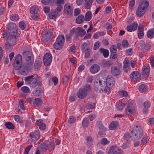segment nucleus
I'll return each instance as SVG.
<instances>
[{"label": "nucleus", "instance_id": "nucleus-38", "mask_svg": "<svg viewBox=\"0 0 154 154\" xmlns=\"http://www.w3.org/2000/svg\"><path fill=\"white\" fill-rule=\"evenodd\" d=\"M63 45L61 44L56 41L54 44V48L57 50L61 49L63 46Z\"/></svg>", "mask_w": 154, "mask_h": 154}, {"label": "nucleus", "instance_id": "nucleus-54", "mask_svg": "<svg viewBox=\"0 0 154 154\" xmlns=\"http://www.w3.org/2000/svg\"><path fill=\"white\" fill-rule=\"evenodd\" d=\"M90 49L89 48H87L85 50V56L86 58H88L89 57L90 55Z\"/></svg>", "mask_w": 154, "mask_h": 154}, {"label": "nucleus", "instance_id": "nucleus-1", "mask_svg": "<svg viewBox=\"0 0 154 154\" xmlns=\"http://www.w3.org/2000/svg\"><path fill=\"white\" fill-rule=\"evenodd\" d=\"M105 79L101 78L96 79L94 83L95 89L100 92L109 93V87H106Z\"/></svg>", "mask_w": 154, "mask_h": 154}, {"label": "nucleus", "instance_id": "nucleus-64", "mask_svg": "<svg viewBox=\"0 0 154 154\" xmlns=\"http://www.w3.org/2000/svg\"><path fill=\"white\" fill-rule=\"evenodd\" d=\"M31 17L35 20H37L39 18V16L37 13L33 14Z\"/></svg>", "mask_w": 154, "mask_h": 154}, {"label": "nucleus", "instance_id": "nucleus-57", "mask_svg": "<svg viewBox=\"0 0 154 154\" xmlns=\"http://www.w3.org/2000/svg\"><path fill=\"white\" fill-rule=\"evenodd\" d=\"M154 35V32L152 31H149L147 33V36L148 38H152Z\"/></svg>", "mask_w": 154, "mask_h": 154}, {"label": "nucleus", "instance_id": "nucleus-36", "mask_svg": "<svg viewBox=\"0 0 154 154\" xmlns=\"http://www.w3.org/2000/svg\"><path fill=\"white\" fill-rule=\"evenodd\" d=\"M84 20V16L83 15H80L76 18V22L78 24H80L82 23Z\"/></svg>", "mask_w": 154, "mask_h": 154}, {"label": "nucleus", "instance_id": "nucleus-2", "mask_svg": "<svg viewBox=\"0 0 154 154\" xmlns=\"http://www.w3.org/2000/svg\"><path fill=\"white\" fill-rule=\"evenodd\" d=\"M143 130L140 126H136L131 131V137L134 140L140 139L142 136Z\"/></svg>", "mask_w": 154, "mask_h": 154}, {"label": "nucleus", "instance_id": "nucleus-35", "mask_svg": "<svg viewBox=\"0 0 154 154\" xmlns=\"http://www.w3.org/2000/svg\"><path fill=\"white\" fill-rule=\"evenodd\" d=\"M42 89L40 88H36L33 91V95L36 96H38L42 93Z\"/></svg>", "mask_w": 154, "mask_h": 154}, {"label": "nucleus", "instance_id": "nucleus-9", "mask_svg": "<svg viewBox=\"0 0 154 154\" xmlns=\"http://www.w3.org/2000/svg\"><path fill=\"white\" fill-rule=\"evenodd\" d=\"M12 38L9 36L8 37V38L6 39L7 43L5 44V47L7 51H11L12 48V47L15 44L16 39H15L14 41L13 42L12 41V39H13Z\"/></svg>", "mask_w": 154, "mask_h": 154}, {"label": "nucleus", "instance_id": "nucleus-47", "mask_svg": "<svg viewBox=\"0 0 154 154\" xmlns=\"http://www.w3.org/2000/svg\"><path fill=\"white\" fill-rule=\"evenodd\" d=\"M131 135H130L128 133H126L124 134L123 137L124 139L125 140V141H130V139L131 138Z\"/></svg>", "mask_w": 154, "mask_h": 154}, {"label": "nucleus", "instance_id": "nucleus-46", "mask_svg": "<svg viewBox=\"0 0 154 154\" xmlns=\"http://www.w3.org/2000/svg\"><path fill=\"white\" fill-rule=\"evenodd\" d=\"M86 140L87 144H92L93 143V140L91 136H88L86 138Z\"/></svg>", "mask_w": 154, "mask_h": 154}, {"label": "nucleus", "instance_id": "nucleus-42", "mask_svg": "<svg viewBox=\"0 0 154 154\" xmlns=\"http://www.w3.org/2000/svg\"><path fill=\"white\" fill-rule=\"evenodd\" d=\"M70 76L64 75L63 77V82L64 85H66L68 83Z\"/></svg>", "mask_w": 154, "mask_h": 154}, {"label": "nucleus", "instance_id": "nucleus-19", "mask_svg": "<svg viewBox=\"0 0 154 154\" xmlns=\"http://www.w3.org/2000/svg\"><path fill=\"white\" fill-rule=\"evenodd\" d=\"M120 152L119 149L116 146H113L109 150V154H119Z\"/></svg>", "mask_w": 154, "mask_h": 154}, {"label": "nucleus", "instance_id": "nucleus-5", "mask_svg": "<svg viewBox=\"0 0 154 154\" xmlns=\"http://www.w3.org/2000/svg\"><path fill=\"white\" fill-rule=\"evenodd\" d=\"M34 61L33 58L29 59V60H26L25 64L23 66L22 68H24V69H23L22 71L20 72L21 73L23 74L26 71H28L31 70L32 68Z\"/></svg>", "mask_w": 154, "mask_h": 154}, {"label": "nucleus", "instance_id": "nucleus-41", "mask_svg": "<svg viewBox=\"0 0 154 154\" xmlns=\"http://www.w3.org/2000/svg\"><path fill=\"white\" fill-rule=\"evenodd\" d=\"M33 103L36 106L38 107L42 104V101L40 99L37 98L35 99Z\"/></svg>", "mask_w": 154, "mask_h": 154}, {"label": "nucleus", "instance_id": "nucleus-30", "mask_svg": "<svg viewBox=\"0 0 154 154\" xmlns=\"http://www.w3.org/2000/svg\"><path fill=\"white\" fill-rule=\"evenodd\" d=\"M100 52L105 57H108L109 55V51L106 49L101 48L99 49Z\"/></svg>", "mask_w": 154, "mask_h": 154}, {"label": "nucleus", "instance_id": "nucleus-6", "mask_svg": "<svg viewBox=\"0 0 154 154\" xmlns=\"http://www.w3.org/2000/svg\"><path fill=\"white\" fill-rule=\"evenodd\" d=\"M40 134L38 130H36L31 132L29 134V140L31 142L35 143L40 137Z\"/></svg>", "mask_w": 154, "mask_h": 154}, {"label": "nucleus", "instance_id": "nucleus-39", "mask_svg": "<svg viewBox=\"0 0 154 154\" xmlns=\"http://www.w3.org/2000/svg\"><path fill=\"white\" fill-rule=\"evenodd\" d=\"M38 7L35 5L33 6L30 9V11L32 14L37 13L38 11Z\"/></svg>", "mask_w": 154, "mask_h": 154}, {"label": "nucleus", "instance_id": "nucleus-51", "mask_svg": "<svg viewBox=\"0 0 154 154\" xmlns=\"http://www.w3.org/2000/svg\"><path fill=\"white\" fill-rule=\"evenodd\" d=\"M19 18V17L17 14H12L10 16V19L12 21H17Z\"/></svg>", "mask_w": 154, "mask_h": 154}, {"label": "nucleus", "instance_id": "nucleus-4", "mask_svg": "<svg viewBox=\"0 0 154 154\" xmlns=\"http://www.w3.org/2000/svg\"><path fill=\"white\" fill-rule=\"evenodd\" d=\"M148 5L149 2L147 1L142 2L137 10L136 12L137 16L139 17L143 16L145 13Z\"/></svg>", "mask_w": 154, "mask_h": 154}, {"label": "nucleus", "instance_id": "nucleus-20", "mask_svg": "<svg viewBox=\"0 0 154 154\" xmlns=\"http://www.w3.org/2000/svg\"><path fill=\"white\" fill-rule=\"evenodd\" d=\"M144 29L143 25L141 24H140L138 27V37L140 39L144 35Z\"/></svg>", "mask_w": 154, "mask_h": 154}, {"label": "nucleus", "instance_id": "nucleus-11", "mask_svg": "<svg viewBox=\"0 0 154 154\" xmlns=\"http://www.w3.org/2000/svg\"><path fill=\"white\" fill-rule=\"evenodd\" d=\"M130 78L131 80L137 82L140 79V74L138 72L134 71L131 73Z\"/></svg>", "mask_w": 154, "mask_h": 154}, {"label": "nucleus", "instance_id": "nucleus-40", "mask_svg": "<svg viewBox=\"0 0 154 154\" xmlns=\"http://www.w3.org/2000/svg\"><path fill=\"white\" fill-rule=\"evenodd\" d=\"M89 121L88 118H85L83 121L82 122V126L83 127H86L88 126L89 124Z\"/></svg>", "mask_w": 154, "mask_h": 154}, {"label": "nucleus", "instance_id": "nucleus-55", "mask_svg": "<svg viewBox=\"0 0 154 154\" xmlns=\"http://www.w3.org/2000/svg\"><path fill=\"white\" fill-rule=\"evenodd\" d=\"M19 26L21 29L22 30H23L25 28L26 24L23 22L21 21L19 23Z\"/></svg>", "mask_w": 154, "mask_h": 154}, {"label": "nucleus", "instance_id": "nucleus-34", "mask_svg": "<svg viewBox=\"0 0 154 154\" xmlns=\"http://www.w3.org/2000/svg\"><path fill=\"white\" fill-rule=\"evenodd\" d=\"M56 41L63 45L65 41L64 36L63 35L59 36L57 38Z\"/></svg>", "mask_w": 154, "mask_h": 154}, {"label": "nucleus", "instance_id": "nucleus-27", "mask_svg": "<svg viewBox=\"0 0 154 154\" xmlns=\"http://www.w3.org/2000/svg\"><path fill=\"white\" fill-rule=\"evenodd\" d=\"M112 62L103 59L102 61L101 65L104 67H109L112 65Z\"/></svg>", "mask_w": 154, "mask_h": 154}, {"label": "nucleus", "instance_id": "nucleus-44", "mask_svg": "<svg viewBox=\"0 0 154 154\" xmlns=\"http://www.w3.org/2000/svg\"><path fill=\"white\" fill-rule=\"evenodd\" d=\"M123 105V103H122L121 102H119L117 103L116 106L117 109L119 110H122L124 107Z\"/></svg>", "mask_w": 154, "mask_h": 154}, {"label": "nucleus", "instance_id": "nucleus-45", "mask_svg": "<svg viewBox=\"0 0 154 154\" xmlns=\"http://www.w3.org/2000/svg\"><path fill=\"white\" fill-rule=\"evenodd\" d=\"M76 121V119L75 116H70L68 120V122L70 124H72L74 123Z\"/></svg>", "mask_w": 154, "mask_h": 154}, {"label": "nucleus", "instance_id": "nucleus-15", "mask_svg": "<svg viewBox=\"0 0 154 154\" xmlns=\"http://www.w3.org/2000/svg\"><path fill=\"white\" fill-rule=\"evenodd\" d=\"M111 72L114 76H117L120 74L121 71L119 67L114 66L111 68Z\"/></svg>", "mask_w": 154, "mask_h": 154}, {"label": "nucleus", "instance_id": "nucleus-52", "mask_svg": "<svg viewBox=\"0 0 154 154\" xmlns=\"http://www.w3.org/2000/svg\"><path fill=\"white\" fill-rule=\"evenodd\" d=\"M24 101L22 99L20 100L19 102L20 107V108L23 110H25V108L24 105Z\"/></svg>", "mask_w": 154, "mask_h": 154}, {"label": "nucleus", "instance_id": "nucleus-8", "mask_svg": "<svg viewBox=\"0 0 154 154\" xmlns=\"http://www.w3.org/2000/svg\"><path fill=\"white\" fill-rule=\"evenodd\" d=\"M34 76L31 75L26 77L25 80L26 82H28L29 85L33 88L35 87L37 85V79L33 78Z\"/></svg>", "mask_w": 154, "mask_h": 154}, {"label": "nucleus", "instance_id": "nucleus-56", "mask_svg": "<svg viewBox=\"0 0 154 154\" xmlns=\"http://www.w3.org/2000/svg\"><path fill=\"white\" fill-rule=\"evenodd\" d=\"M109 142L108 141L107 139L106 138H102L101 141V144L103 145L108 144Z\"/></svg>", "mask_w": 154, "mask_h": 154}, {"label": "nucleus", "instance_id": "nucleus-28", "mask_svg": "<svg viewBox=\"0 0 154 154\" xmlns=\"http://www.w3.org/2000/svg\"><path fill=\"white\" fill-rule=\"evenodd\" d=\"M76 32L77 35L81 36L84 35L86 34L85 31L82 28L80 27L76 29Z\"/></svg>", "mask_w": 154, "mask_h": 154}, {"label": "nucleus", "instance_id": "nucleus-60", "mask_svg": "<svg viewBox=\"0 0 154 154\" xmlns=\"http://www.w3.org/2000/svg\"><path fill=\"white\" fill-rule=\"evenodd\" d=\"M95 104L94 103H88L87 107L88 109H92L95 107Z\"/></svg>", "mask_w": 154, "mask_h": 154}, {"label": "nucleus", "instance_id": "nucleus-37", "mask_svg": "<svg viewBox=\"0 0 154 154\" xmlns=\"http://www.w3.org/2000/svg\"><path fill=\"white\" fill-rule=\"evenodd\" d=\"M48 147L47 144L45 143H42L40 145L39 149L42 151H45L47 149Z\"/></svg>", "mask_w": 154, "mask_h": 154}, {"label": "nucleus", "instance_id": "nucleus-59", "mask_svg": "<svg viewBox=\"0 0 154 154\" xmlns=\"http://www.w3.org/2000/svg\"><path fill=\"white\" fill-rule=\"evenodd\" d=\"M100 43L99 42H96L94 44L93 49L94 50H96L98 49L100 46Z\"/></svg>", "mask_w": 154, "mask_h": 154}, {"label": "nucleus", "instance_id": "nucleus-23", "mask_svg": "<svg viewBox=\"0 0 154 154\" xmlns=\"http://www.w3.org/2000/svg\"><path fill=\"white\" fill-rule=\"evenodd\" d=\"M123 68L125 72H127L130 69V63L129 60L125 59L123 61Z\"/></svg>", "mask_w": 154, "mask_h": 154}, {"label": "nucleus", "instance_id": "nucleus-53", "mask_svg": "<svg viewBox=\"0 0 154 154\" xmlns=\"http://www.w3.org/2000/svg\"><path fill=\"white\" fill-rule=\"evenodd\" d=\"M111 53L116 52L117 49L116 48V46L115 45H112L110 49Z\"/></svg>", "mask_w": 154, "mask_h": 154}, {"label": "nucleus", "instance_id": "nucleus-7", "mask_svg": "<svg viewBox=\"0 0 154 154\" xmlns=\"http://www.w3.org/2000/svg\"><path fill=\"white\" fill-rule=\"evenodd\" d=\"M22 62V56L20 54H18L16 57L14 62V68L16 70L20 69L21 67Z\"/></svg>", "mask_w": 154, "mask_h": 154}, {"label": "nucleus", "instance_id": "nucleus-33", "mask_svg": "<svg viewBox=\"0 0 154 154\" xmlns=\"http://www.w3.org/2000/svg\"><path fill=\"white\" fill-rule=\"evenodd\" d=\"M118 125V122L116 121H113L110 124L109 128L110 130H114L117 127Z\"/></svg>", "mask_w": 154, "mask_h": 154}, {"label": "nucleus", "instance_id": "nucleus-18", "mask_svg": "<svg viewBox=\"0 0 154 154\" xmlns=\"http://www.w3.org/2000/svg\"><path fill=\"white\" fill-rule=\"evenodd\" d=\"M87 95V93L85 91L84 89H80L78 91L77 95L78 97L81 99H82L85 98Z\"/></svg>", "mask_w": 154, "mask_h": 154}, {"label": "nucleus", "instance_id": "nucleus-13", "mask_svg": "<svg viewBox=\"0 0 154 154\" xmlns=\"http://www.w3.org/2000/svg\"><path fill=\"white\" fill-rule=\"evenodd\" d=\"M73 8L72 5L69 3L66 4L64 7V11L66 14L70 15L73 12Z\"/></svg>", "mask_w": 154, "mask_h": 154}, {"label": "nucleus", "instance_id": "nucleus-12", "mask_svg": "<svg viewBox=\"0 0 154 154\" xmlns=\"http://www.w3.org/2000/svg\"><path fill=\"white\" fill-rule=\"evenodd\" d=\"M135 109L131 103H128L125 108V112L128 115L133 114L135 112Z\"/></svg>", "mask_w": 154, "mask_h": 154}, {"label": "nucleus", "instance_id": "nucleus-24", "mask_svg": "<svg viewBox=\"0 0 154 154\" xmlns=\"http://www.w3.org/2000/svg\"><path fill=\"white\" fill-rule=\"evenodd\" d=\"M137 23L134 22L132 23V25L128 26L127 27V29L128 32H131L132 31L136 30L137 29Z\"/></svg>", "mask_w": 154, "mask_h": 154}, {"label": "nucleus", "instance_id": "nucleus-58", "mask_svg": "<svg viewBox=\"0 0 154 154\" xmlns=\"http://www.w3.org/2000/svg\"><path fill=\"white\" fill-rule=\"evenodd\" d=\"M125 142L123 144L122 147L123 149L126 148L130 144V141H125Z\"/></svg>", "mask_w": 154, "mask_h": 154}, {"label": "nucleus", "instance_id": "nucleus-63", "mask_svg": "<svg viewBox=\"0 0 154 154\" xmlns=\"http://www.w3.org/2000/svg\"><path fill=\"white\" fill-rule=\"evenodd\" d=\"M32 146V145H29L28 146L25 150L24 154H28L30 148Z\"/></svg>", "mask_w": 154, "mask_h": 154}, {"label": "nucleus", "instance_id": "nucleus-62", "mask_svg": "<svg viewBox=\"0 0 154 154\" xmlns=\"http://www.w3.org/2000/svg\"><path fill=\"white\" fill-rule=\"evenodd\" d=\"M105 26L108 32L111 31L112 29V25L111 24H106Z\"/></svg>", "mask_w": 154, "mask_h": 154}, {"label": "nucleus", "instance_id": "nucleus-14", "mask_svg": "<svg viewBox=\"0 0 154 154\" xmlns=\"http://www.w3.org/2000/svg\"><path fill=\"white\" fill-rule=\"evenodd\" d=\"M106 81V87H109V91L110 88L114 84V80L113 77L111 76H108L106 79H105Z\"/></svg>", "mask_w": 154, "mask_h": 154}, {"label": "nucleus", "instance_id": "nucleus-26", "mask_svg": "<svg viewBox=\"0 0 154 154\" xmlns=\"http://www.w3.org/2000/svg\"><path fill=\"white\" fill-rule=\"evenodd\" d=\"M23 56L26 60H29V59L33 58L32 54L30 51H28L24 52L23 53Z\"/></svg>", "mask_w": 154, "mask_h": 154}, {"label": "nucleus", "instance_id": "nucleus-16", "mask_svg": "<svg viewBox=\"0 0 154 154\" xmlns=\"http://www.w3.org/2000/svg\"><path fill=\"white\" fill-rule=\"evenodd\" d=\"M96 125L99 128L100 130L99 134L100 135L104 134V132L106 131V129L104 127L102 123L100 122H97L96 123Z\"/></svg>", "mask_w": 154, "mask_h": 154}, {"label": "nucleus", "instance_id": "nucleus-22", "mask_svg": "<svg viewBox=\"0 0 154 154\" xmlns=\"http://www.w3.org/2000/svg\"><path fill=\"white\" fill-rule=\"evenodd\" d=\"M100 66L97 64H94L90 68V72L93 74H95L98 72L100 69Z\"/></svg>", "mask_w": 154, "mask_h": 154}, {"label": "nucleus", "instance_id": "nucleus-17", "mask_svg": "<svg viewBox=\"0 0 154 154\" xmlns=\"http://www.w3.org/2000/svg\"><path fill=\"white\" fill-rule=\"evenodd\" d=\"M150 70V68L149 66H143L142 69L143 76L144 77H148L149 75Z\"/></svg>", "mask_w": 154, "mask_h": 154}, {"label": "nucleus", "instance_id": "nucleus-49", "mask_svg": "<svg viewBox=\"0 0 154 154\" xmlns=\"http://www.w3.org/2000/svg\"><path fill=\"white\" fill-rule=\"evenodd\" d=\"M139 90L142 92H145L146 91V88L144 85H142L139 87Z\"/></svg>", "mask_w": 154, "mask_h": 154}, {"label": "nucleus", "instance_id": "nucleus-43", "mask_svg": "<svg viewBox=\"0 0 154 154\" xmlns=\"http://www.w3.org/2000/svg\"><path fill=\"white\" fill-rule=\"evenodd\" d=\"M14 117L15 120L17 122H23V118L18 115L14 116Z\"/></svg>", "mask_w": 154, "mask_h": 154}, {"label": "nucleus", "instance_id": "nucleus-32", "mask_svg": "<svg viewBox=\"0 0 154 154\" xmlns=\"http://www.w3.org/2000/svg\"><path fill=\"white\" fill-rule=\"evenodd\" d=\"M41 64L42 63L39 60H36L34 64V69L35 70L38 69L41 66Z\"/></svg>", "mask_w": 154, "mask_h": 154}, {"label": "nucleus", "instance_id": "nucleus-31", "mask_svg": "<svg viewBox=\"0 0 154 154\" xmlns=\"http://www.w3.org/2000/svg\"><path fill=\"white\" fill-rule=\"evenodd\" d=\"M92 14L90 11H88L85 15V20L86 21H88L91 19Z\"/></svg>", "mask_w": 154, "mask_h": 154}, {"label": "nucleus", "instance_id": "nucleus-21", "mask_svg": "<svg viewBox=\"0 0 154 154\" xmlns=\"http://www.w3.org/2000/svg\"><path fill=\"white\" fill-rule=\"evenodd\" d=\"M52 35V33L50 31L47 32L45 34L43 35L42 39L45 42H47L51 38Z\"/></svg>", "mask_w": 154, "mask_h": 154}, {"label": "nucleus", "instance_id": "nucleus-50", "mask_svg": "<svg viewBox=\"0 0 154 154\" xmlns=\"http://www.w3.org/2000/svg\"><path fill=\"white\" fill-rule=\"evenodd\" d=\"M22 91L26 93H28L29 92L30 90L29 88L27 86H23L21 88Z\"/></svg>", "mask_w": 154, "mask_h": 154}, {"label": "nucleus", "instance_id": "nucleus-61", "mask_svg": "<svg viewBox=\"0 0 154 154\" xmlns=\"http://www.w3.org/2000/svg\"><path fill=\"white\" fill-rule=\"evenodd\" d=\"M82 89H84L86 92L87 91H89L91 90V86L88 84H87L85 85L84 86V88H82Z\"/></svg>", "mask_w": 154, "mask_h": 154}, {"label": "nucleus", "instance_id": "nucleus-3", "mask_svg": "<svg viewBox=\"0 0 154 154\" xmlns=\"http://www.w3.org/2000/svg\"><path fill=\"white\" fill-rule=\"evenodd\" d=\"M8 32L10 35L8 37L13 38L12 41H14L15 39H16V35L17 31V26L14 23H10L8 25Z\"/></svg>", "mask_w": 154, "mask_h": 154}, {"label": "nucleus", "instance_id": "nucleus-10", "mask_svg": "<svg viewBox=\"0 0 154 154\" xmlns=\"http://www.w3.org/2000/svg\"><path fill=\"white\" fill-rule=\"evenodd\" d=\"M52 60V56L50 53L46 54L44 56L43 62L45 66H48L50 65Z\"/></svg>", "mask_w": 154, "mask_h": 154}, {"label": "nucleus", "instance_id": "nucleus-29", "mask_svg": "<svg viewBox=\"0 0 154 154\" xmlns=\"http://www.w3.org/2000/svg\"><path fill=\"white\" fill-rule=\"evenodd\" d=\"M58 13L55 10H54L50 12L49 14V17L50 19H54L56 18L58 16Z\"/></svg>", "mask_w": 154, "mask_h": 154}, {"label": "nucleus", "instance_id": "nucleus-25", "mask_svg": "<svg viewBox=\"0 0 154 154\" xmlns=\"http://www.w3.org/2000/svg\"><path fill=\"white\" fill-rule=\"evenodd\" d=\"M84 7L86 9H90L91 7L94 0H84Z\"/></svg>", "mask_w": 154, "mask_h": 154}, {"label": "nucleus", "instance_id": "nucleus-48", "mask_svg": "<svg viewBox=\"0 0 154 154\" xmlns=\"http://www.w3.org/2000/svg\"><path fill=\"white\" fill-rule=\"evenodd\" d=\"M6 128L8 129H14V127L12 124L11 122L6 123L5 124Z\"/></svg>", "mask_w": 154, "mask_h": 154}]
</instances>
